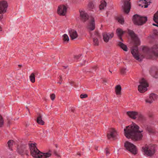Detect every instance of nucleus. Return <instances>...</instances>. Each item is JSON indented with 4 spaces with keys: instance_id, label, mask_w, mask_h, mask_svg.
I'll return each instance as SVG.
<instances>
[{
    "instance_id": "nucleus-58",
    "label": "nucleus",
    "mask_w": 158,
    "mask_h": 158,
    "mask_svg": "<svg viewBox=\"0 0 158 158\" xmlns=\"http://www.w3.org/2000/svg\"><path fill=\"white\" fill-rule=\"evenodd\" d=\"M139 6H141V5H140V4H139Z\"/></svg>"
},
{
    "instance_id": "nucleus-46",
    "label": "nucleus",
    "mask_w": 158,
    "mask_h": 158,
    "mask_svg": "<svg viewBox=\"0 0 158 158\" xmlns=\"http://www.w3.org/2000/svg\"><path fill=\"white\" fill-rule=\"evenodd\" d=\"M85 62H86V60H84V61L83 63H81V65L82 66V65H84L85 64Z\"/></svg>"
},
{
    "instance_id": "nucleus-3",
    "label": "nucleus",
    "mask_w": 158,
    "mask_h": 158,
    "mask_svg": "<svg viewBox=\"0 0 158 158\" xmlns=\"http://www.w3.org/2000/svg\"><path fill=\"white\" fill-rule=\"evenodd\" d=\"M147 20L146 17H143L135 14L133 17V21L134 24L138 26L142 25L144 24Z\"/></svg>"
},
{
    "instance_id": "nucleus-5",
    "label": "nucleus",
    "mask_w": 158,
    "mask_h": 158,
    "mask_svg": "<svg viewBox=\"0 0 158 158\" xmlns=\"http://www.w3.org/2000/svg\"><path fill=\"white\" fill-rule=\"evenodd\" d=\"M142 148L144 153L149 156H152L155 152V146L153 144H151L149 146L146 145Z\"/></svg>"
},
{
    "instance_id": "nucleus-53",
    "label": "nucleus",
    "mask_w": 158,
    "mask_h": 158,
    "mask_svg": "<svg viewBox=\"0 0 158 158\" xmlns=\"http://www.w3.org/2000/svg\"><path fill=\"white\" fill-rule=\"evenodd\" d=\"M55 145V146H56V147L57 148V144H56Z\"/></svg>"
},
{
    "instance_id": "nucleus-31",
    "label": "nucleus",
    "mask_w": 158,
    "mask_h": 158,
    "mask_svg": "<svg viewBox=\"0 0 158 158\" xmlns=\"http://www.w3.org/2000/svg\"><path fill=\"white\" fill-rule=\"evenodd\" d=\"M30 81L32 83H34L35 81V74L34 73H32L31 74L30 76Z\"/></svg>"
},
{
    "instance_id": "nucleus-37",
    "label": "nucleus",
    "mask_w": 158,
    "mask_h": 158,
    "mask_svg": "<svg viewBox=\"0 0 158 158\" xmlns=\"http://www.w3.org/2000/svg\"><path fill=\"white\" fill-rule=\"evenodd\" d=\"M88 7L90 9H93L94 7V4L92 2H90L88 5Z\"/></svg>"
},
{
    "instance_id": "nucleus-44",
    "label": "nucleus",
    "mask_w": 158,
    "mask_h": 158,
    "mask_svg": "<svg viewBox=\"0 0 158 158\" xmlns=\"http://www.w3.org/2000/svg\"><path fill=\"white\" fill-rule=\"evenodd\" d=\"M136 45H140V42L139 41H138V40L136 41Z\"/></svg>"
},
{
    "instance_id": "nucleus-4",
    "label": "nucleus",
    "mask_w": 158,
    "mask_h": 158,
    "mask_svg": "<svg viewBox=\"0 0 158 158\" xmlns=\"http://www.w3.org/2000/svg\"><path fill=\"white\" fill-rule=\"evenodd\" d=\"M36 143H29L31 155L35 158H40V152L36 146Z\"/></svg>"
},
{
    "instance_id": "nucleus-24",
    "label": "nucleus",
    "mask_w": 158,
    "mask_h": 158,
    "mask_svg": "<svg viewBox=\"0 0 158 158\" xmlns=\"http://www.w3.org/2000/svg\"><path fill=\"white\" fill-rule=\"evenodd\" d=\"M118 45L124 51L127 52L128 50V48L126 45L123 44L121 42H118Z\"/></svg>"
},
{
    "instance_id": "nucleus-56",
    "label": "nucleus",
    "mask_w": 158,
    "mask_h": 158,
    "mask_svg": "<svg viewBox=\"0 0 158 158\" xmlns=\"http://www.w3.org/2000/svg\"><path fill=\"white\" fill-rule=\"evenodd\" d=\"M109 72H110L111 73H112V72L110 70H109Z\"/></svg>"
},
{
    "instance_id": "nucleus-23",
    "label": "nucleus",
    "mask_w": 158,
    "mask_h": 158,
    "mask_svg": "<svg viewBox=\"0 0 158 158\" xmlns=\"http://www.w3.org/2000/svg\"><path fill=\"white\" fill-rule=\"evenodd\" d=\"M125 31L123 30H116V33L118 38L122 41H123V40L122 38V36L124 33Z\"/></svg>"
},
{
    "instance_id": "nucleus-36",
    "label": "nucleus",
    "mask_w": 158,
    "mask_h": 158,
    "mask_svg": "<svg viewBox=\"0 0 158 158\" xmlns=\"http://www.w3.org/2000/svg\"><path fill=\"white\" fill-rule=\"evenodd\" d=\"M3 124V120L2 117L0 115V127L2 126Z\"/></svg>"
},
{
    "instance_id": "nucleus-18",
    "label": "nucleus",
    "mask_w": 158,
    "mask_h": 158,
    "mask_svg": "<svg viewBox=\"0 0 158 158\" xmlns=\"http://www.w3.org/2000/svg\"><path fill=\"white\" fill-rule=\"evenodd\" d=\"M69 33L71 39L72 40L76 38L78 36V34L75 30H69Z\"/></svg>"
},
{
    "instance_id": "nucleus-41",
    "label": "nucleus",
    "mask_w": 158,
    "mask_h": 158,
    "mask_svg": "<svg viewBox=\"0 0 158 158\" xmlns=\"http://www.w3.org/2000/svg\"><path fill=\"white\" fill-rule=\"evenodd\" d=\"M105 151L106 152V156H107L108 155H109L110 154V151L109 149L108 148H106L105 149Z\"/></svg>"
},
{
    "instance_id": "nucleus-38",
    "label": "nucleus",
    "mask_w": 158,
    "mask_h": 158,
    "mask_svg": "<svg viewBox=\"0 0 158 158\" xmlns=\"http://www.w3.org/2000/svg\"><path fill=\"white\" fill-rule=\"evenodd\" d=\"M50 97L52 101H53L55 98L56 96L55 94H52L50 95Z\"/></svg>"
},
{
    "instance_id": "nucleus-21",
    "label": "nucleus",
    "mask_w": 158,
    "mask_h": 158,
    "mask_svg": "<svg viewBox=\"0 0 158 158\" xmlns=\"http://www.w3.org/2000/svg\"><path fill=\"white\" fill-rule=\"evenodd\" d=\"M122 88L120 85H117L115 88V92L117 95H121Z\"/></svg>"
},
{
    "instance_id": "nucleus-16",
    "label": "nucleus",
    "mask_w": 158,
    "mask_h": 158,
    "mask_svg": "<svg viewBox=\"0 0 158 158\" xmlns=\"http://www.w3.org/2000/svg\"><path fill=\"white\" fill-rule=\"evenodd\" d=\"M18 152L20 155H23L27 151L25 145H22L18 147L17 148Z\"/></svg>"
},
{
    "instance_id": "nucleus-40",
    "label": "nucleus",
    "mask_w": 158,
    "mask_h": 158,
    "mask_svg": "<svg viewBox=\"0 0 158 158\" xmlns=\"http://www.w3.org/2000/svg\"><path fill=\"white\" fill-rule=\"evenodd\" d=\"M88 97V95L87 94H81L80 96V97L81 98H86Z\"/></svg>"
},
{
    "instance_id": "nucleus-26",
    "label": "nucleus",
    "mask_w": 158,
    "mask_h": 158,
    "mask_svg": "<svg viewBox=\"0 0 158 158\" xmlns=\"http://www.w3.org/2000/svg\"><path fill=\"white\" fill-rule=\"evenodd\" d=\"M128 31V34L132 38L135 39L137 38V36L136 35V34H135V33L132 30Z\"/></svg>"
},
{
    "instance_id": "nucleus-10",
    "label": "nucleus",
    "mask_w": 158,
    "mask_h": 158,
    "mask_svg": "<svg viewBox=\"0 0 158 158\" xmlns=\"http://www.w3.org/2000/svg\"><path fill=\"white\" fill-rule=\"evenodd\" d=\"M125 1L124 5L123 6V9L125 13L128 14L131 9V4L129 2L130 0H125Z\"/></svg>"
},
{
    "instance_id": "nucleus-45",
    "label": "nucleus",
    "mask_w": 158,
    "mask_h": 158,
    "mask_svg": "<svg viewBox=\"0 0 158 158\" xmlns=\"http://www.w3.org/2000/svg\"><path fill=\"white\" fill-rule=\"evenodd\" d=\"M75 110L74 108H72L71 109V111L72 112L74 113V112Z\"/></svg>"
},
{
    "instance_id": "nucleus-30",
    "label": "nucleus",
    "mask_w": 158,
    "mask_h": 158,
    "mask_svg": "<svg viewBox=\"0 0 158 158\" xmlns=\"http://www.w3.org/2000/svg\"><path fill=\"white\" fill-rule=\"evenodd\" d=\"M151 73L152 76L155 78H158V71H152Z\"/></svg>"
},
{
    "instance_id": "nucleus-34",
    "label": "nucleus",
    "mask_w": 158,
    "mask_h": 158,
    "mask_svg": "<svg viewBox=\"0 0 158 158\" xmlns=\"http://www.w3.org/2000/svg\"><path fill=\"white\" fill-rule=\"evenodd\" d=\"M146 130L149 133H152L153 132V129L151 126H147L146 128Z\"/></svg>"
},
{
    "instance_id": "nucleus-47",
    "label": "nucleus",
    "mask_w": 158,
    "mask_h": 158,
    "mask_svg": "<svg viewBox=\"0 0 158 158\" xmlns=\"http://www.w3.org/2000/svg\"><path fill=\"white\" fill-rule=\"evenodd\" d=\"M60 77V81H61V82H62V77H61V76H59Z\"/></svg>"
},
{
    "instance_id": "nucleus-9",
    "label": "nucleus",
    "mask_w": 158,
    "mask_h": 158,
    "mask_svg": "<svg viewBox=\"0 0 158 158\" xmlns=\"http://www.w3.org/2000/svg\"><path fill=\"white\" fill-rule=\"evenodd\" d=\"M131 53L134 58L139 61H141L142 60L138 55V47L137 46L134 47L131 50Z\"/></svg>"
},
{
    "instance_id": "nucleus-43",
    "label": "nucleus",
    "mask_w": 158,
    "mask_h": 158,
    "mask_svg": "<svg viewBox=\"0 0 158 158\" xmlns=\"http://www.w3.org/2000/svg\"><path fill=\"white\" fill-rule=\"evenodd\" d=\"M81 56V55H77V56H76L75 57V59H76L77 60L79 59V58H80V56Z\"/></svg>"
},
{
    "instance_id": "nucleus-25",
    "label": "nucleus",
    "mask_w": 158,
    "mask_h": 158,
    "mask_svg": "<svg viewBox=\"0 0 158 158\" xmlns=\"http://www.w3.org/2000/svg\"><path fill=\"white\" fill-rule=\"evenodd\" d=\"M101 3L99 6V8L100 10H103L105 9L106 6V2L102 0L101 1Z\"/></svg>"
},
{
    "instance_id": "nucleus-59",
    "label": "nucleus",
    "mask_w": 158,
    "mask_h": 158,
    "mask_svg": "<svg viewBox=\"0 0 158 158\" xmlns=\"http://www.w3.org/2000/svg\"><path fill=\"white\" fill-rule=\"evenodd\" d=\"M2 30H0V31H1Z\"/></svg>"
},
{
    "instance_id": "nucleus-52",
    "label": "nucleus",
    "mask_w": 158,
    "mask_h": 158,
    "mask_svg": "<svg viewBox=\"0 0 158 158\" xmlns=\"http://www.w3.org/2000/svg\"><path fill=\"white\" fill-rule=\"evenodd\" d=\"M27 110L28 111L29 113H30L29 109H28V108L27 107Z\"/></svg>"
},
{
    "instance_id": "nucleus-32",
    "label": "nucleus",
    "mask_w": 158,
    "mask_h": 158,
    "mask_svg": "<svg viewBox=\"0 0 158 158\" xmlns=\"http://www.w3.org/2000/svg\"><path fill=\"white\" fill-rule=\"evenodd\" d=\"M153 20L156 23H158V10L154 15Z\"/></svg>"
},
{
    "instance_id": "nucleus-17",
    "label": "nucleus",
    "mask_w": 158,
    "mask_h": 158,
    "mask_svg": "<svg viewBox=\"0 0 158 158\" xmlns=\"http://www.w3.org/2000/svg\"><path fill=\"white\" fill-rule=\"evenodd\" d=\"M157 98L156 95L154 93L151 94L149 96V98L148 99H146L145 101L147 103H151L153 101Z\"/></svg>"
},
{
    "instance_id": "nucleus-27",
    "label": "nucleus",
    "mask_w": 158,
    "mask_h": 158,
    "mask_svg": "<svg viewBox=\"0 0 158 158\" xmlns=\"http://www.w3.org/2000/svg\"><path fill=\"white\" fill-rule=\"evenodd\" d=\"M116 20L120 23L123 24L124 23V20L122 16L118 17L116 18Z\"/></svg>"
},
{
    "instance_id": "nucleus-51",
    "label": "nucleus",
    "mask_w": 158,
    "mask_h": 158,
    "mask_svg": "<svg viewBox=\"0 0 158 158\" xmlns=\"http://www.w3.org/2000/svg\"><path fill=\"white\" fill-rule=\"evenodd\" d=\"M18 66L19 67H22V65H20V64H19V65H18Z\"/></svg>"
},
{
    "instance_id": "nucleus-39",
    "label": "nucleus",
    "mask_w": 158,
    "mask_h": 158,
    "mask_svg": "<svg viewBox=\"0 0 158 158\" xmlns=\"http://www.w3.org/2000/svg\"><path fill=\"white\" fill-rule=\"evenodd\" d=\"M126 69L124 68H122L121 69L120 72L122 74H124L126 73Z\"/></svg>"
},
{
    "instance_id": "nucleus-57",
    "label": "nucleus",
    "mask_w": 158,
    "mask_h": 158,
    "mask_svg": "<svg viewBox=\"0 0 158 158\" xmlns=\"http://www.w3.org/2000/svg\"><path fill=\"white\" fill-rule=\"evenodd\" d=\"M117 30H121V29H117Z\"/></svg>"
},
{
    "instance_id": "nucleus-22",
    "label": "nucleus",
    "mask_w": 158,
    "mask_h": 158,
    "mask_svg": "<svg viewBox=\"0 0 158 158\" xmlns=\"http://www.w3.org/2000/svg\"><path fill=\"white\" fill-rule=\"evenodd\" d=\"M36 122L38 124L40 125H44V122L42 120V116L40 114H39L37 117Z\"/></svg>"
},
{
    "instance_id": "nucleus-6",
    "label": "nucleus",
    "mask_w": 158,
    "mask_h": 158,
    "mask_svg": "<svg viewBox=\"0 0 158 158\" xmlns=\"http://www.w3.org/2000/svg\"><path fill=\"white\" fill-rule=\"evenodd\" d=\"M91 36L93 37V42L94 45L98 46L99 45L98 40L101 38L100 33L97 30H90L89 32Z\"/></svg>"
},
{
    "instance_id": "nucleus-15",
    "label": "nucleus",
    "mask_w": 158,
    "mask_h": 158,
    "mask_svg": "<svg viewBox=\"0 0 158 158\" xmlns=\"http://www.w3.org/2000/svg\"><path fill=\"white\" fill-rule=\"evenodd\" d=\"M150 51L156 57L158 56V44L154 45L150 49Z\"/></svg>"
},
{
    "instance_id": "nucleus-29",
    "label": "nucleus",
    "mask_w": 158,
    "mask_h": 158,
    "mask_svg": "<svg viewBox=\"0 0 158 158\" xmlns=\"http://www.w3.org/2000/svg\"><path fill=\"white\" fill-rule=\"evenodd\" d=\"M157 30H153L152 35H150V37L152 38L158 37V32Z\"/></svg>"
},
{
    "instance_id": "nucleus-33",
    "label": "nucleus",
    "mask_w": 158,
    "mask_h": 158,
    "mask_svg": "<svg viewBox=\"0 0 158 158\" xmlns=\"http://www.w3.org/2000/svg\"><path fill=\"white\" fill-rule=\"evenodd\" d=\"M137 116L138 117V119L139 120L143 121L145 119L144 117L141 114H138Z\"/></svg>"
},
{
    "instance_id": "nucleus-19",
    "label": "nucleus",
    "mask_w": 158,
    "mask_h": 158,
    "mask_svg": "<svg viewBox=\"0 0 158 158\" xmlns=\"http://www.w3.org/2000/svg\"><path fill=\"white\" fill-rule=\"evenodd\" d=\"M127 114L131 118L133 119H135L138 115V113L136 111H128Z\"/></svg>"
},
{
    "instance_id": "nucleus-48",
    "label": "nucleus",
    "mask_w": 158,
    "mask_h": 158,
    "mask_svg": "<svg viewBox=\"0 0 158 158\" xmlns=\"http://www.w3.org/2000/svg\"><path fill=\"white\" fill-rule=\"evenodd\" d=\"M157 23H158L157 24H155V23H153V24H153V25L154 26H157L158 27V22Z\"/></svg>"
},
{
    "instance_id": "nucleus-1",
    "label": "nucleus",
    "mask_w": 158,
    "mask_h": 158,
    "mask_svg": "<svg viewBox=\"0 0 158 158\" xmlns=\"http://www.w3.org/2000/svg\"><path fill=\"white\" fill-rule=\"evenodd\" d=\"M139 129L138 126L135 123H132L124 129V135L127 138L131 139L134 141L140 140L143 136L141 133L143 131H139Z\"/></svg>"
},
{
    "instance_id": "nucleus-49",
    "label": "nucleus",
    "mask_w": 158,
    "mask_h": 158,
    "mask_svg": "<svg viewBox=\"0 0 158 158\" xmlns=\"http://www.w3.org/2000/svg\"><path fill=\"white\" fill-rule=\"evenodd\" d=\"M3 18V15H0V20H1Z\"/></svg>"
},
{
    "instance_id": "nucleus-50",
    "label": "nucleus",
    "mask_w": 158,
    "mask_h": 158,
    "mask_svg": "<svg viewBox=\"0 0 158 158\" xmlns=\"http://www.w3.org/2000/svg\"><path fill=\"white\" fill-rule=\"evenodd\" d=\"M95 150H98V147L95 146Z\"/></svg>"
},
{
    "instance_id": "nucleus-42",
    "label": "nucleus",
    "mask_w": 158,
    "mask_h": 158,
    "mask_svg": "<svg viewBox=\"0 0 158 158\" xmlns=\"http://www.w3.org/2000/svg\"><path fill=\"white\" fill-rule=\"evenodd\" d=\"M53 153L55 155L57 156H59V155H58L57 151L55 150H53Z\"/></svg>"
},
{
    "instance_id": "nucleus-13",
    "label": "nucleus",
    "mask_w": 158,
    "mask_h": 158,
    "mask_svg": "<svg viewBox=\"0 0 158 158\" xmlns=\"http://www.w3.org/2000/svg\"><path fill=\"white\" fill-rule=\"evenodd\" d=\"M67 9V6L64 5L60 6L58 8L57 13L60 15H64L66 14Z\"/></svg>"
},
{
    "instance_id": "nucleus-20",
    "label": "nucleus",
    "mask_w": 158,
    "mask_h": 158,
    "mask_svg": "<svg viewBox=\"0 0 158 158\" xmlns=\"http://www.w3.org/2000/svg\"><path fill=\"white\" fill-rule=\"evenodd\" d=\"M139 2L141 3L144 4L145 5L144 6H142V7H144L145 8L148 7L152 2V0H139Z\"/></svg>"
},
{
    "instance_id": "nucleus-12",
    "label": "nucleus",
    "mask_w": 158,
    "mask_h": 158,
    "mask_svg": "<svg viewBox=\"0 0 158 158\" xmlns=\"http://www.w3.org/2000/svg\"><path fill=\"white\" fill-rule=\"evenodd\" d=\"M117 133L116 131L113 128L110 129L109 132L107 134V136L108 139H112L113 140L115 139Z\"/></svg>"
},
{
    "instance_id": "nucleus-7",
    "label": "nucleus",
    "mask_w": 158,
    "mask_h": 158,
    "mask_svg": "<svg viewBox=\"0 0 158 158\" xmlns=\"http://www.w3.org/2000/svg\"><path fill=\"white\" fill-rule=\"evenodd\" d=\"M139 82L140 85L138 86V90L140 93H143L147 90V87L148 86V84L144 78H142Z\"/></svg>"
},
{
    "instance_id": "nucleus-8",
    "label": "nucleus",
    "mask_w": 158,
    "mask_h": 158,
    "mask_svg": "<svg viewBox=\"0 0 158 158\" xmlns=\"http://www.w3.org/2000/svg\"><path fill=\"white\" fill-rule=\"evenodd\" d=\"M124 147L126 148L134 154H137V149L136 146L131 143L126 141L124 143Z\"/></svg>"
},
{
    "instance_id": "nucleus-54",
    "label": "nucleus",
    "mask_w": 158,
    "mask_h": 158,
    "mask_svg": "<svg viewBox=\"0 0 158 158\" xmlns=\"http://www.w3.org/2000/svg\"><path fill=\"white\" fill-rule=\"evenodd\" d=\"M61 82H58V83H60V84H61Z\"/></svg>"
},
{
    "instance_id": "nucleus-2",
    "label": "nucleus",
    "mask_w": 158,
    "mask_h": 158,
    "mask_svg": "<svg viewBox=\"0 0 158 158\" xmlns=\"http://www.w3.org/2000/svg\"><path fill=\"white\" fill-rule=\"evenodd\" d=\"M80 17L83 20L85 21L89 19V21L87 26L89 30H94L95 28V23L94 18L92 16L89 17L87 13L83 10H80Z\"/></svg>"
},
{
    "instance_id": "nucleus-35",
    "label": "nucleus",
    "mask_w": 158,
    "mask_h": 158,
    "mask_svg": "<svg viewBox=\"0 0 158 158\" xmlns=\"http://www.w3.org/2000/svg\"><path fill=\"white\" fill-rule=\"evenodd\" d=\"M13 141L11 140H10L7 142L8 146L10 148L13 145Z\"/></svg>"
},
{
    "instance_id": "nucleus-55",
    "label": "nucleus",
    "mask_w": 158,
    "mask_h": 158,
    "mask_svg": "<svg viewBox=\"0 0 158 158\" xmlns=\"http://www.w3.org/2000/svg\"><path fill=\"white\" fill-rule=\"evenodd\" d=\"M2 29L1 27L0 26V29Z\"/></svg>"
},
{
    "instance_id": "nucleus-11",
    "label": "nucleus",
    "mask_w": 158,
    "mask_h": 158,
    "mask_svg": "<svg viewBox=\"0 0 158 158\" xmlns=\"http://www.w3.org/2000/svg\"><path fill=\"white\" fill-rule=\"evenodd\" d=\"M8 7L7 2L4 1L0 2V14L5 13Z\"/></svg>"
},
{
    "instance_id": "nucleus-14",
    "label": "nucleus",
    "mask_w": 158,
    "mask_h": 158,
    "mask_svg": "<svg viewBox=\"0 0 158 158\" xmlns=\"http://www.w3.org/2000/svg\"><path fill=\"white\" fill-rule=\"evenodd\" d=\"M114 34L113 32L104 33L102 34L103 39L104 41L107 43L114 36Z\"/></svg>"
},
{
    "instance_id": "nucleus-28",
    "label": "nucleus",
    "mask_w": 158,
    "mask_h": 158,
    "mask_svg": "<svg viewBox=\"0 0 158 158\" xmlns=\"http://www.w3.org/2000/svg\"><path fill=\"white\" fill-rule=\"evenodd\" d=\"M63 40L64 42L66 43H68L69 41V38L68 35L66 34H64L63 35Z\"/></svg>"
}]
</instances>
